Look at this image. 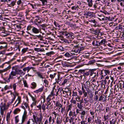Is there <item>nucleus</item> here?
Returning a JSON list of instances; mask_svg holds the SVG:
<instances>
[{
	"instance_id": "nucleus-1",
	"label": "nucleus",
	"mask_w": 124,
	"mask_h": 124,
	"mask_svg": "<svg viewBox=\"0 0 124 124\" xmlns=\"http://www.w3.org/2000/svg\"><path fill=\"white\" fill-rule=\"evenodd\" d=\"M74 48L73 49L74 50L72 51H74L75 53H81L82 52V51L85 48L84 47L79 45L74 46Z\"/></svg>"
},
{
	"instance_id": "nucleus-2",
	"label": "nucleus",
	"mask_w": 124,
	"mask_h": 124,
	"mask_svg": "<svg viewBox=\"0 0 124 124\" xmlns=\"http://www.w3.org/2000/svg\"><path fill=\"white\" fill-rule=\"evenodd\" d=\"M16 74H17L16 73V71H12L9 74V77L7 79H6L7 78H3V79L5 81L8 82H9L10 81V79H13L16 78L15 76Z\"/></svg>"
},
{
	"instance_id": "nucleus-3",
	"label": "nucleus",
	"mask_w": 124,
	"mask_h": 124,
	"mask_svg": "<svg viewBox=\"0 0 124 124\" xmlns=\"http://www.w3.org/2000/svg\"><path fill=\"white\" fill-rule=\"evenodd\" d=\"M61 33L62 35L65 36L67 38L73 39L74 38V34L72 33H69L66 31H62Z\"/></svg>"
},
{
	"instance_id": "nucleus-4",
	"label": "nucleus",
	"mask_w": 124,
	"mask_h": 124,
	"mask_svg": "<svg viewBox=\"0 0 124 124\" xmlns=\"http://www.w3.org/2000/svg\"><path fill=\"white\" fill-rule=\"evenodd\" d=\"M18 67V66H13L12 68V69L13 70H14L16 71L17 74L20 75H24L25 73V72L21 70H16ZM21 76V75L20 76Z\"/></svg>"
},
{
	"instance_id": "nucleus-5",
	"label": "nucleus",
	"mask_w": 124,
	"mask_h": 124,
	"mask_svg": "<svg viewBox=\"0 0 124 124\" xmlns=\"http://www.w3.org/2000/svg\"><path fill=\"white\" fill-rule=\"evenodd\" d=\"M27 112L26 110H25L22 116L21 122L22 124L24 123L25 120L27 119Z\"/></svg>"
},
{
	"instance_id": "nucleus-6",
	"label": "nucleus",
	"mask_w": 124,
	"mask_h": 124,
	"mask_svg": "<svg viewBox=\"0 0 124 124\" xmlns=\"http://www.w3.org/2000/svg\"><path fill=\"white\" fill-rule=\"evenodd\" d=\"M84 15L86 16V18H88L89 17L90 18H91L93 16V12L90 11H86L84 13Z\"/></svg>"
},
{
	"instance_id": "nucleus-7",
	"label": "nucleus",
	"mask_w": 124,
	"mask_h": 124,
	"mask_svg": "<svg viewBox=\"0 0 124 124\" xmlns=\"http://www.w3.org/2000/svg\"><path fill=\"white\" fill-rule=\"evenodd\" d=\"M0 44L2 45L0 46V49L6 48L7 47V44L5 42H0Z\"/></svg>"
},
{
	"instance_id": "nucleus-8",
	"label": "nucleus",
	"mask_w": 124,
	"mask_h": 124,
	"mask_svg": "<svg viewBox=\"0 0 124 124\" xmlns=\"http://www.w3.org/2000/svg\"><path fill=\"white\" fill-rule=\"evenodd\" d=\"M32 31L33 33L35 34L38 33L39 32V29L33 26L32 27Z\"/></svg>"
},
{
	"instance_id": "nucleus-9",
	"label": "nucleus",
	"mask_w": 124,
	"mask_h": 124,
	"mask_svg": "<svg viewBox=\"0 0 124 124\" xmlns=\"http://www.w3.org/2000/svg\"><path fill=\"white\" fill-rule=\"evenodd\" d=\"M33 117L34 120V121L33 119L32 120L33 121V123H35V122L36 123V124H38V123H37V120H38V117L37 116V115L36 114L35 115H33Z\"/></svg>"
},
{
	"instance_id": "nucleus-10",
	"label": "nucleus",
	"mask_w": 124,
	"mask_h": 124,
	"mask_svg": "<svg viewBox=\"0 0 124 124\" xmlns=\"http://www.w3.org/2000/svg\"><path fill=\"white\" fill-rule=\"evenodd\" d=\"M62 120L60 117H57L56 118V123L57 124H61Z\"/></svg>"
},
{
	"instance_id": "nucleus-11",
	"label": "nucleus",
	"mask_w": 124,
	"mask_h": 124,
	"mask_svg": "<svg viewBox=\"0 0 124 124\" xmlns=\"http://www.w3.org/2000/svg\"><path fill=\"white\" fill-rule=\"evenodd\" d=\"M55 105L56 107H59L60 108L62 106H63L60 103L59 100L56 101Z\"/></svg>"
},
{
	"instance_id": "nucleus-12",
	"label": "nucleus",
	"mask_w": 124,
	"mask_h": 124,
	"mask_svg": "<svg viewBox=\"0 0 124 124\" xmlns=\"http://www.w3.org/2000/svg\"><path fill=\"white\" fill-rule=\"evenodd\" d=\"M88 21L89 22L91 23H93L94 24V27H96V24L97 23V22L96 21L95 19H91L89 20Z\"/></svg>"
},
{
	"instance_id": "nucleus-13",
	"label": "nucleus",
	"mask_w": 124,
	"mask_h": 124,
	"mask_svg": "<svg viewBox=\"0 0 124 124\" xmlns=\"http://www.w3.org/2000/svg\"><path fill=\"white\" fill-rule=\"evenodd\" d=\"M92 31V32L96 34H98L100 32V31L99 30H94L93 29H91L90 30Z\"/></svg>"
},
{
	"instance_id": "nucleus-14",
	"label": "nucleus",
	"mask_w": 124,
	"mask_h": 124,
	"mask_svg": "<svg viewBox=\"0 0 124 124\" xmlns=\"http://www.w3.org/2000/svg\"><path fill=\"white\" fill-rule=\"evenodd\" d=\"M43 90V87L40 88H39V89L36 90L34 91V93H38L39 92H42Z\"/></svg>"
},
{
	"instance_id": "nucleus-15",
	"label": "nucleus",
	"mask_w": 124,
	"mask_h": 124,
	"mask_svg": "<svg viewBox=\"0 0 124 124\" xmlns=\"http://www.w3.org/2000/svg\"><path fill=\"white\" fill-rule=\"evenodd\" d=\"M99 41H93L92 43V45H94L95 46H99Z\"/></svg>"
},
{
	"instance_id": "nucleus-16",
	"label": "nucleus",
	"mask_w": 124,
	"mask_h": 124,
	"mask_svg": "<svg viewBox=\"0 0 124 124\" xmlns=\"http://www.w3.org/2000/svg\"><path fill=\"white\" fill-rule=\"evenodd\" d=\"M36 73L37 74L38 76L40 78L42 79L44 78V77H43L42 73L38 71Z\"/></svg>"
},
{
	"instance_id": "nucleus-17",
	"label": "nucleus",
	"mask_w": 124,
	"mask_h": 124,
	"mask_svg": "<svg viewBox=\"0 0 124 124\" xmlns=\"http://www.w3.org/2000/svg\"><path fill=\"white\" fill-rule=\"evenodd\" d=\"M32 86H31V88L32 89H35L37 87V84L34 82H32L31 84Z\"/></svg>"
},
{
	"instance_id": "nucleus-18",
	"label": "nucleus",
	"mask_w": 124,
	"mask_h": 124,
	"mask_svg": "<svg viewBox=\"0 0 124 124\" xmlns=\"http://www.w3.org/2000/svg\"><path fill=\"white\" fill-rule=\"evenodd\" d=\"M32 68V67H26L24 68L23 69V70L24 72H25L26 70H27V72H28V71L31 69V68Z\"/></svg>"
},
{
	"instance_id": "nucleus-19",
	"label": "nucleus",
	"mask_w": 124,
	"mask_h": 124,
	"mask_svg": "<svg viewBox=\"0 0 124 124\" xmlns=\"http://www.w3.org/2000/svg\"><path fill=\"white\" fill-rule=\"evenodd\" d=\"M105 98L104 97H103L102 95H101L100 96L99 99V101H105Z\"/></svg>"
},
{
	"instance_id": "nucleus-20",
	"label": "nucleus",
	"mask_w": 124,
	"mask_h": 124,
	"mask_svg": "<svg viewBox=\"0 0 124 124\" xmlns=\"http://www.w3.org/2000/svg\"><path fill=\"white\" fill-rule=\"evenodd\" d=\"M62 79V78H60V75L59 74L58 75L57 80L56 79H55L56 82L57 84H58L59 82Z\"/></svg>"
},
{
	"instance_id": "nucleus-21",
	"label": "nucleus",
	"mask_w": 124,
	"mask_h": 124,
	"mask_svg": "<svg viewBox=\"0 0 124 124\" xmlns=\"http://www.w3.org/2000/svg\"><path fill=\"white\" fill-rule=\"evenodd\" d=\"M77 107L79 109H80V110L81 111V109H82V108L83 107L82 104L78 103Z\"/></svg>"
},
{
	"instance_id": "nucleus-22",
	"label": "nucleus",
	"mask_w": 124,
	"mask_h": 124,
	"mask_svg": "<svg viewBox=\"0 0 124 124\" xmlns=\"http://www.w3.org/2000/svg\"><path fill=\"white\" fill-rule=\"evenodd\" d=\"M63 42H64L66 44H69L71 43V41L70 40H69L66 39H63Z\"/></svg>"
},
{
	"instance_id": "nucleus-23",
	"label": "nucleus",
	"mask_w": 124,
	"mask_h": 124,
	"mask_svg": "<svg viewBox=\"0 0 124 124\" xmlns=\"http://www.w3.org/2000/svg\"><path fill=\"white\" fill-rule=\"evenodd\" d=\"M34 50L35 51H37L38 52L39 51L42 52L44 51V49L43 48L41 49L40 48H34Z\"/></svg>"
},
{
	"instance_id": "nucleus-24",
	"label": "nucleus",
	"mask_w": 124,
	"mask_h": 124,
	"mask_svg": "<svg viewBox=\"0 0 124 124\" xmlns=\"http://www.w3.org/2000/svg\"><path fill=\"white\" fill-rule=\"evenodd\" d=\"M98 72L96 71V72H95L94 73H93L92 76L93 77V78H97L98 76Z\"/></svg>"
},
{
	"instance_id": "nucleus-25",
	"label": "nucleus",
	"mask_w": 124,
	"mask_h": 124,
	"mask_svg": "<svg viewBox=\"0 0 124 124\" xmlns=\"http://www.w3.org/2000/svg\"><path fill=\"white\" fill-rule=\"evenodd\" d=\"M0 110L4 111L5 110V105L4 104L3 105L0 106Z\"/></svg>"
},
{
	"instance_id": "nucleus-26",
	"label": "nucleus",
	"mask_w": 124,
	"mask_h": 124,
	"mask_svg": "<svg viewBox=\"0 0 124 124\" xmlns=\"http://www.w3.org/2000/svg\"><path fill=\"white\" fill-rule=\"evenodd\" d=\"M21 97L20 96H18V97L17 98V99L16 101L15 102H16L17 101H18V102L17 103L16 105H17L18 104L20 103L21 102Z\"/></svg>"
},
{
	"instance_id": "nucleus-27",
	"label": "nucleus",
	"mask_w": 124,
	"mask_h": 124,
	"mask_svg": "<svg viewBox=\"0 0 124 124\" xmlns=\"http://www.w3.org/2000/svg\"><path fill=\"white\" fill-rule=\"evenodd\" d=\"M88 3V5L89 6L91 7L93 3L92 2V0H86Z\"/></svg>"
},
{
	"instance_id": "nucleus-28",
	"label": "nucleus",
	"mask_w": 124,
	"mask_h": 124,
	"mask_svg": "<svg viewBox=\"0 0 124 124\" xmlns=\"http://www.w3.org/2000/svg\"><path fill=\"white\" fill-rule=\"evenodd\" d=\"M105 39H103L100 42H99V46L102 45H104L105 44Z\"/></svg>"
},
{
	"instance_id": "nucleus-29",
	"label": "nucleus",
	"mask_w": 124,
	"mask_h": 124,
	"mask_svg": "<svg viewBox=\"0 0 124 124\" xmlns=\"http://www.w3.org/2000/svg\"><path fill=\"white\" fill-rule=\"evenodd\" d=\"M69 80L68 78L64 79L63 82L62 84V85H64L65 84L69 82Z\"/></svg>"
},
{
	"instance_id": "nucleus-30",
	"label": "nucleus",
	"mask_w": 124,
	"mask_h": 124,
	"mask_svg": "<svg viewBox=\"0 0 124 124\" xmlns=\"http://www.w3.org/2000/svg\"><path fill=\"white\" fill-rule=\"evenodd\" d=\"M95 121L96 123H97L99 124H101V120L100 119L98 118L97 117V119H95Z\"/></svg>"
},
{
	"instance_id": "nucleus-31",
	"label": "nucleus",
	"mask_w": 124,
	"mask_h": 124,
	"mask_svg": "<svg viewBox=\"0 0 124 124\" xmlns=\"http://www.w3.org/2000/svg\"><path fill=\"white\" fill-rule=\"evenodd\" d=\"M43 116H42V114H41L40 115V116L39 117H38V119L37 120V123L38 122H42L43 118Z\"/></svg>"
},
{
	"instance_id": "nucleus-32",
	"label": "nucleus",
	"mask_w": 124,
	"mask_h": 124,
	"mask_svg": "<svg viewBox=\"0 0 124 124\" xmlns=\"http://www.w3.org/2000/svg\"><path fill=\"white\" fill-rule=\"evenodd\" d=\"M110 117V116L108 115H104V121H105L109 119Z\"/></svg>"
},
{
	"instance_id": "nucleus-33",
	"label": "nucleus",
	"mask_w": 124,
	"mask_h": 124,
	"mask_svg": "<svg viewBox=\"0 0 124 124\" xmlns=\"http://www.w3.org/2000/svg\"><path fill=\"white\" fill-rule=\"evenodd\" d=\"M56 74V73L51 74L50 75L49 77L51 78V79H52L54 78Z\"/></svg>"
},
{
	"instance_id": "nucleus-34",
	"label": "nucleus",
	"mask_w": 124,
	"mask_h": 124,
	"mask_svg": "<svg viewBox=\"0 0 124 124\" xmlns=\"http://www.w3.org/2000/svg\"><path fill=\"white\" fill-rule=\"evenodd\" d=\"M95 70H89V72L90 73V76H92L93 74L95 72H96Z\"/></svg>"
},
{
	"instance_id": "nucleus-35",
	"label": "nucleus",
	"mask_w": 124,
	"mask_h": 124,
	"mask_svg": "<svg viewBox=\"0 0 124 124\" xmlns=\"http://www.w3.org/2000/svg\"><path fill=\"white\" fill-rule=\"evenodd\" d=\"M51 100L50 98H46V101L47 104L48 105H50L51 104V102H50V101Z\"/></svg>"
},
{
	"instance_id": "nucleus-36",
	"label": "nucleus",
	"mask_w": 124,
	"mask_h": 124,
	"mask_svg": "<svg viewBox=\"0 0 124 124\" xmlns=\"http://www.w3.org/2000/svg\"><path fill=\"white\" fill-rule=\"evenodd\" d=\"M16 2L15 1H13L11 3L9 4L8 5L9 7H13L15 4Z\"/></svg>"
},
{
	"instance_id": "nucleus-37",
	"label": "nucleus",
	"mask_w": 124,
	"mask_h": 124,
	"mask_svg": "<svg viewBox=\"0 0 124 124\" xmlns=\"http://www.w3.org/2000/svg\"><path fill=\"white\" fill-rule=\"evenodd\" d=\"M95 62V60L93 59L90 61L88 62V64H92L94 63Z\"/></svg>"
},
{
	"instance_id": "nucleus-38",
	"label": "nucleus",
	"mask_w": 124,
	"mask_h": 124,
	"mask_svg": "<svg viewBox=\"0 0 124 124\" xmlns=\"http://www.w3.org/2000/svg\"><path fill=\"white\" fill-rule=\"evenodd\" d=\"M10 113H8L7 114L6 116V119L7 121H8L9 120V118L10 117Z\"/></svg>"
},
{
	"instance_id": "nucleus-39",
	"label": "nucleus",
	"mask_w": 124,
	"mask_h": 124,
	"mask_svg": "<svg viewBox=\"0 0 124 124\" xmlns=\"http://www.w3.org/2000/svg\"><path fill=\"white\" fill-rule=\"evenodd\" d=\"M61 109L60 110V112L62 114H63L64 112L65 111V107H63V106H62L61 107Z\"/></svg>"
},
{
	"instance_id": "nucleus-40",
	"label": "nucleus",
	"mask_w": 124,
	"mask_h": 124,
	"mask_svg": "<svg viewBox=\"0 0 124 124\" xmlns=\"http://www.w3.org/2000/svg\"><path fill=\"white\" fill-rule=\"evenodd\" d=\"M64 55L66 57H71L72 55L70 54L68 52H67L64 54Z\"/></svg>"
},
{
	"instance_id": "nucleus-41",
	"label": "nucleus",
	"mask_w": 124,
	"mask_h": 124,
	"mask_svg": "<svg viewBox=\"0 0 124 124\" xmlns=\"http://www.w3.org/2000/svg\"><path fill=\"white\" fill-rule=\"evenodd\" d=\"M72 105L71 104H70L68 105L67 108V112H68L70 110H71V108H72Z\"/></svg>"
},
{
	"instance_id": "nucleus-42",
	"label": "nucleus",
	"mask_w": 124,
	"mask_h": 124,
	"mask_svg": "<svg viewBox=\"0 0 124 124\" xmlns=\"http://www.w3.org/2000/svg\"><path fill=\"white\" fill-rule=\"evenodd\" d=\"M28 48L26 47V48H24L22 50V52L23 54L26 52L28 50Z\"/></svg>"
},
{
	"instance_id": "nucleus-43",
	"label": "nucleus",
	"mask_w": 124,
	"mask_h": 124,
	"mask_svg": "<svg viewBox=\"0 0 124 124\" xmlns=\"http://www.w3.org/2000/svg\"><path fill=\"white\" fill-rule=\"evenodd\" d=\"M29 95L31 97L33 101H36V97H34L31 95L30 93H28Z\"/></svg>"
},
{
	"instance_id": "nucleus-44",
	"label": "nucleus",
	"mask_w": 124,
	"mask_h": 124,
	"mask_svg": "<svg viewBox=\"0 0 124 124\" xmlns=\"http://www.w3.org/2000/svg\"><path fill=\"white\" fill-rule=\"evenodd\" d=\"M15 122L16 123H17L19 121L18 116H16L15 117Z\"/></svg>"
},
{
	"instance_id": "nucleus-45",
	"label": "nucleus",
	"mask_w": 124,
	"mask_h": 124,
	"mask_svg": "<svg viewBox=\"0 0 124 124\" xmlns=\"http://www.w3.org/2000/svg\"><path fill=\"white\" fill-rule=\"evenodd\" d=\"M37 37H38L40 40H43V37L41 35L36 36Z\"/></svg>"
},
{
	"instance_id": "nucleus-46",
	"label": "nucleus",
	"mask_w": 124,
	"mask_h": 124,
	"mask_svg": "<svg viewBox=\"0 0 124 124\" xmlns=\"http://www.w3.org/2000/svg\"><path fill=\"white\" fill-rule=\"evenodd\" d=\"M69 118L68 117H66V118L65 121H64L65 124H66V123H68L69 121Z\"/></svg>"
},
{
	"instance_id": "nucleus-47",
	"label": "nucleus",
	"mask_w": 124,
	"mask_h": 124,
	"mask_svg": "<svg viewBox=\"0 0 124 124\" xmlns=\"http://www.w3.org/2000/svg\"><path fill=\"white\" fill-rule=\"evenodd\" d=\"M116 122V121L114 119H113L111 121H110V124H115Z\"/></svg>"
},
{
	"instance_id": "nucleus-48",
	"label": "nucleus",
	"mask_w": 124,
	"mask_h": 124,
	"mask_svg": "<svg viewBox=\"0 0 124 124\" xmlns=\"http://www.w3.org/2000/svg\"><path fill=\"white\" fill-rule=\"evenodd\" d=\"M103 71L104 73H105L106 74V75H107L108 74H109L110 73L109 71L108 70H105Z\"/></svg>"
},
{
	"instance_id": "nucleus-49",
	"label": "nucleus",
	"mask_w": 124,
	"mask_h": 124,
	"mask_svg": "<svg viewBox=\"0 0 124 124\" xmlns=\"http://www.w3.org/2000/svg\"><path fill=\"white\" fill-rule=\"evenodd\" d=\"M82 112L81 113H80L81 115H85V114L86 112L84 110H83L82 109H81V111Z\"/></svg>"
},
{
	"instance_id": "nucleus-50",
	"label": "nucleus",
	"mask_w": 124,
	"mask_h": 124,
	"mask_svg": "<svg viewBox=\"0 0 124 124\" xmlns=\"http://www.w3.org/2000/svg\"><path fill=\"white\" fill-rule=\"evenodd\" d=\"M23 84L24 85V86L26 87H28L26 81L25 80H23Z\"/></svg>"
},
{
	"instance_id": "nucleus-51",
	"label": "nucleus",
	"mask_w": 124,
	"mask_h": 124,
	"mask_svg": "<svg viewBox=\"0 0 124 124\" xmlns=\"http://www.w3.org/2000/svg\"><path fill=\"white\" fill-rule=\"evenodd\" d=\"M44 83L47 86L48 85L49 82L46 79H45L44 80Z\"/></svg>"
},
{
	"instance_id": "nucleus-52",
	"label": "nucleus",
	"mask_w": 124,
	"mask_h": 124,
	"mask_svg": "<svg viewBox=\"0 0 124 124\" xmlns=\"http://www.w3.org/2000/svg\"><path fill=\"white\" fill-rule=\"evenodd\" d=\"M97 108L99 110V112H101V110L102 109L101 108V106L100 105H98V106H97Z\"/></svg>"
},
{
	"instance_id": "nucleus-53",
	"label": "nucleus",
	"mask_w": 124,
	"mask_h": 124,
	"mask_svg": "<svg viewBox=\"0 0 124 124\" xmlns=\"http://www.w3.org/2000/svg\"><path fill=\"white\" fill-rule=\"evenodd\" d=\"M73 96H78V94L77 93V92H74L73 91Z\"/></svg>"
},
{
	"instance_id": "nucleus-54",
	"label": "nucleus",
	"mask_w": 124,
	"mask_h": 124,
	"mask_svg": "<svg viewBox=\"0 0 124 124\" xmlns=\"http://www.w3.org/2000/svg\"><path fill=\"white\" fill-rule=\"evenodd\" d=\"M33 101L32 104L31 105V106L32 107H33V106L35 105L37 102V101L36 100Z\"/></svg>"
},
{
	"instance_id": "nucleus-55",
	"label": "nucleus",
	"mask_w": 124,
	"mask_h": 124,
	"mask_svg": "<svg viewBox=\"0 0 124 124\" xmlns=\"http://www.w3.org/2000/svg\"><path fill=\"white\" fill-rule=\"evenodd\" d=\"M12 86L13 88V89L15 91L16 89V84L15 83H14L13 84Z\"/></svg>"
},
{
	"instance_id": "nucleus-56",
	"label": "nucleus",
	"mask_w": 124,
	"mask_h": 124,
	"mask_svg": "<svg viewBox=\"0 0 124 124\" xmlns=\"http://www.w3.org/2000/svg\"><path fill=\"white\" fill-rule=\"evenodd\" d=\"M100 12H102L104 14H105V15H106L107 14H108V12L104 10H103V11L101 10H100Z\"/></svg>"
},
{
	"instance_id": "nucleus-57",
	"label": "nucleus",
	"mask_w": 124,
	"mask_h": 124,
	"mask_svg": "<svg viewBox=\"0 0 124 124\" xmlns=\"http://www.w3.org/2000/svg\"><path fill=\"white\" fill-rule=\"evenodd\" d=\"M4 111L0 110V113L1 115H0V117H3V116L4 115Z\"/></svg>"
},
{
	"instance_id": "nucleus-58",
	"label": "nucleus",
	"mask_w": 124,
	"mask_h": 124,
	"mask_svg": "<svg viewBox=\"0 0 124 124\" xmlns=\"http://www.w3.org/2000/svg\"><path fill=\"white\" fill-rule=\"evenodd\" d=\"M81 124H87V122L85 120H82L80 122Z\"/></svg>"
},
{
	"instance_id": "nucleus-59",
	"label": "nucleus",
	"mask_w": 124,
	"mask_h": 124,
	"mask_svg": "<svg viewBox=\"0 0 124 124\" xmlns=\"http://www.w3.org/2000/svg\"><path fill=\"white\" fill-rule=\"evenodd\" d=\"M88 101L90 103H93V98H89Z\"/></svg>"
},
{
	"instance_id": "nucleus-60",
	"label": "nucleus",
	"mask_w": 124,
	"mask_h": 124,
	"mask_svg": "<svg viewBox=\"0 0 124 124\" xmlns=\"http://www.w3.org/2000/svg\"><path fill=\"white\" fill-rule=\"evenodd\" d=\"M30 10L29 9H27L26 10L25 13L26 14V15H28L30 11Z\"/></svg>"
},
{
	"instance_id": "nucleus-61",
	"label": "nucleus",
	"mask_w": 124,
	"mask_h": 124,
	"mask_svg": "<svg viewBox=\"0 0 124 124\" xmlns=\"http://www.w3.org/2000/svg\"><path fill=\"white\" fill-rule=\"evenodd\" d=\"M42 109L44 111L45 110L46 108L45 107V106L44 103H43L42 104Z\"/></svg>"
},
{
	"instance_id": "nucleus-62",
	"label": "nucleus",
	"mask_w": 124,
	"mask_h": 124,
	"mask_svg": "<svg viewBox=\"0 0 124 124\" xmlns=\"http://www.w3.org/2000/svg\"><path fill=\"white\" fill-rule=\"evenodd\" d=\"M73 112L71 111V110L70 111L69 114V115L70 117L71 116H72L73 115Z\"/></svg>"
},
{
	"instance_id": "nucleus-63",
	"label": "nucleus",
	"mask_w": 124,
	"mask_h": 124,
	"mask_svg": "<svg viewBox=\"0 0 124 124\" xmlns=\"http://www.w3.org/2000/svg\"><path fill=\"white\" fill-rule=\"evenodd\" d=\"M92 118L91 117H89L87 119L88 122L89 123H90L92 121Z\"/></svg>"
},
{
	"instance_id": "nucleus-64",
	"label": "nucleus",
	"mask_w": 124,
	"mask_h": 124,
	"mask_svg": "<svg viewBox=\"0 0 124 124\" xmlns=\"http://www.w3.org/2000/svg\"><path fill=\"white\" fill-rule=\"evenodd\" d=\"M32 27L31 25H29L27 27V30H30L32 28Z\"/></svg>"
}]
</instances>
